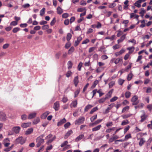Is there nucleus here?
Returning a JSON list of instances; mask_svg holds the SVG:
<instances>
[{"label":"nucleus","instance_id":"dca6fc26","mask_svg":"<svg viewBox=\"0 0 152 152\" xmlns=\"http://www.w3.org/2000/svg\"><path fill=\"white\" fill-rule=\"evenodd\" d=\"M33 131V129L32 128H30L27 130L25 132L26 135H29L31 134Z\"/></svg>","mask_w":152,"mask_h":152},{"label":"nucleus","instance_id":"473e14b6","mask_svg":"<svg viewBox=\"0 0 152 152\" xmlns=\"http://www.w3.org/2000/svg\"><path fill=\"white\" fill-rule=\"evenodd\" d=\"M74 50L75 49L74 47H72L68 51V53L69 54H71L73 52H74Z\"/></svg>","mask_w":152,"mask_h":152},{"label":"nucleus","instance_id":"3c124183","mask_svg":"<svg viewBox=\"0 0 152 152\" xmlns=\"http://www.w3.org/2000/svg\"><path fill=\"white\" fill-rule=\"evenodd\" d=\"M97 116V115H95L93 116L91 118H90L91 121L92 122L94 121L96 119Z\"/></svg>","mask_w":152,"mask_h":152},{"label":"nucleus","instance_id":"5fc2aeb1","mask_svg":"<svg viewBox=\"0 0 152 152\" xmlns=\"http://www.w3.org/2000/svg\"><path fill=\"white\" fill-rule=\"evenodd\" d=\"M108 58V57L105 55H102L101 57V59L103 60L107 59Z\"/></svg>","mask_w":152,"mask_h":152},{"label":"nucleus","instance_id":"6ab92c4d","mask_svg":"<svg viewBox=\"0 0 152 152\" xmlns=\"http://www.w3.org/2000/svg\"><path fill=\"white\" fill-rule=\"evenodd\" d=\"M102 126L101 125H98L92 129L93 132L99 130L102 127Z\"/></svg>","mask_w":152,"mask_h":152},{"label":"nucleus","instance_id":"393cba45","mask_svg":"<svg viewBox=\"0 0 152 152\" xmlns=\"http://www.w3.org/2000/svg\"><path fill=\"white\" fill-rule=\"evenodd\" d=\"M92 107L93 106L91 104H88L87 105L84 109V111L85 112L87 111L88 110L91 109Z\"/></svg>","mask_w":152,"mask_h":152},{"label":"nucleus","instance_id":"7ed1b4c3","mask_svg":"<svg viewBox=\"0 0 152 152\" xmlns=\"http://www.w3.org/2000/svg\"><path fill=\"white\" fill-rule=\"evenodd\" d=\"M85 120L84 117H80L77 119L75 121V125H79L80 124H83L84 123Z\"/></svg>","mask_w":152,"mask_h":152},{"label":"nucleus","instance_id":"2eb2a0df","mask_svg":"<svg viewBox=\"0 0 152 152\" xmlns=\"http://www.w3.org/2000/svg\"><path fill=\"white\" fill-rule=\"evenodd\" d=\"M73 82L75 86H77L79 82L78 77L77 76L75 77L73 80Z\"/></svg>","mask_w":152,"mask_h":152},{"label":"nucleus","instance_id":"1a4fd4ad","mask_svg":"<svg viewBox=\"0 0 152 152\" xmlns=\"http://www.w3.org/2000/svg\"><path fill=\"white\" fill-rule=\"evenodd\" d=\"M60 107V104L59 102L57 101L54 103L53 108L56 111H57L59 110Z\"/></svg>","mask_w":152,"mask_h":152},{"label":"nucleus","instance_id":"4468645a","mask_svg":"<svg viewBox=\"0 0 152 152\" xmlns=\"http://www.w3.org/2000/svg\"><path fill=\"white\" fill-rule=\"evenodd\" d=\"M66 121V119L65 118H64L63 119L61 120L57 123V126H59L61 125L62 124L65 123Z\"/></svg>","mask_w":152,"mask_h":152},{"label":"nucleus","instance_id":"c03bdc74","mask_svg":"<svg viewBox=\"0 0 152 152\" xmlns=\"http://www.w3.org/2000/svg\"><path fill=\"white\" fill-rule=\"evenodd\" d=\"M45 8H43L40 11V15L41 16L43 15L45 12Z\"/></svg>","mask_w":152,"mask_h":152},{"label":"nucleus","instance_id":"bb28decb","mask_svg":"<svg viewBox=\"0 0 152 152\" xmlns=\"http://www.w3.org/2000/svg\"><path fill=\"white\" fill-rule=\"evenodd\" d=\"M77 100H75L73 101L71 104V106L75 107L77 106Z\"/></svg>","mask_w":152,"mask_h":152},{"label":"nucleus","instance_id":"cd10ccee","mask_svg":"<svg viewBox=\"0 0 152 152\" xmlns=\"http://www.w3.org/2000/svg\"><path fill=\"white\" fill-rule=\"evenodd\" d=\"M40 121V119L39 118H37L35 119L33 122V124H36Z\"/></svg>","mask_w":152,"mask_h":152},{"label":"nucleus","instance_id":"680f3d73","mask_svg":"<svg viewBox=\"0 0 152 152\" xmlns=\"http://www.w3.org/2000/svg\"><path fill=\"white\" fill-rule=\"evenodd\" d=\"M10 141V140L8 138H5L4 139L3 141V144H4L5 143H7V142H9Z\"/></svg>","mask_w":152,"mask_h":152},{"label":"nucleus","instance_id":"a211bd4d","mask_svg":"<svg viewBox=\"0 0 152 152\" xmlns=\"http://www.w3.org/2000/svg\"><path fill=\"white\" fill-rule=\"evenodd\" d=\"M49 114V112L48 111L45 112L41 115V118L42 119H45Z\"/></svg>","mask_w":152,"mask_h":152},{"label":"nucleus","instance_id":"338daca9","mask_svg":"<svg viewBox=\"0 0 152 152\" xmlns=\"http://www.w3.org/2000/svg\"><path fill=\"white\" fill-rule=\"evenodd\" d=\"M132 66V63H130V64L127 66V67L125 69L124 71H128V70L131 68Z\"/></svg>","mask_w":152,"mask_h":152},{"label":"nucleus","instance_id":"8fccbe9b","mask_svg":"<svg viewBox=\"0 0 152 152\" xmlns=\"http://www.w3.org/2000/svg\"><path fill=\"white\" fill-rule=\"evenodd\" d=\"M49 28V26L48 25H43L42 26V28L43 30L47 29Z\"/></svg>","mask_w":152,"mask_h":152},{"label":"nucleus","instance_id":"412c9836","mask_svg":"<svg viewBox=\"0 0 152 152\" xmlns=\"http://www.w3.org/2000/svg\"><path fill=\"white\" fill-rule=\"evenodd\" d=\"M115 105L114 104H110L109 105V106L110 107H108L105 110V112L106 113H108L109 112V111Z\"/></svg>","mask_w":152,"mask_h":152},{"label":"nucleus","instance_id":"58836bf2","mask_svg":"<svg viewBox=\"0 0 152 152\" xmlns=\"http://www.w3.org/2000/svg\"><path fill=\"white\" fill-rule=\"evenodd\" d=\"M83 11H86L85 7L80 8L77 9V11L79 12H81Z\"/></svg>","mask_w":152,"mask_h":152},{"label":"nucleus","instance_id":"bf43d9fd","mask_svg":"<svg viewBox=\"0 0 152 152\" xmlns=\"http://www.w3.org/2000/svg\"><path fill=\"white\" fill-rule=\"evenodd\" d=\"M113 125V123L112 122H108L106 124V126L108 127L109 126H112Z\"/></svg>","mask_w":152,"mask_h":152},{"label":"nucleus","instance_id":"de8ad7c7","mask_svg":"<svg viewBox=\"0 0 152 152\" xmlns=\"http://www.w3.org/2000/svg\"><path fill=\"white\" fill-rule=\"evenodd\" d=\"M129 122L127 120L123 121L121 124V125L122 126L128 124Z\"/></svg>","mask_w":152,"mask_h":152},{"label":"nucleus","instance_id":"c85d7f7f","mask_svg":"<svg viewBox=\"0 0 152 152\" xmlns=\"http://www.w3.org/2000/svg\"><path fill=\"white\" fill-rule=\"evenodd\" d=\"M132 115V114H126L121 115V117L123 119H124L130 117Z\"/></svg>","mask_w":152,"mask_h":152},{"label":"nucleus","instance_id":"f704fd0d","mask_svg":"<svg viewBox=\"0 0 152 152\" xmlns=\"http://www.w3.org/2000/svg\"><path fill=\"white\" fill-rule=\"evenodd\" d=\"M61 54V52H58L56 53L55 55V57L56 58L58 59L59 58Z\"/></svg>","mask_w":152,"mask_h":152},{"label":"nucleus","instance_id":"7c9ffc66","mask_svg":"<svg viewBox=\"0 0 152 152\" xmlns=\"http://www.w3.org/2000/svg\"><path fill=\"white\" fill-rule=\"evenodd\" d=\"M127 49L129 50V53H131L134 51V48L133 47H129L127 48Z\"/></svg>","mask_w":152,"mask_h":152},{"label":"nucleus","instance_id":"49530a36","mask_svg":"<svg viewBox=\"0 0 152 152\" xmlns=\"http://www.w3.org/2000/svg\"><path fill=\"white\" fill-rule=\"evenodd\" d=\"M67 64L68 65V68L69 69H71L72 66V62L71 61H69L67 63Z\"/></svg>","mask_w":152,"mask_h":152},{"label":"nucleus","instance_id":"603ef678","mask_svg":"<svg viewBox=\"0 0 152 152\" xmlns=\"http://www.w3.org/2000/svg\"><path fill=\"white\" fill-rule=\"evenodd\" d=\"M18 24V22L15 21H13L11 22L10 23V25L13 26H15Z\"/></svg>","mask_w":152,"mask_h":152},{"label":"nucleus","instance_id":"79ce46f5","mask_svg":"<svg viewBox=\"0 0 152 152\" xmlns=\"http://www.w3.org/2000/svg\"><path fill=\"white\" fill-rule=\"evenodd\" d=\"M90 42L89 40L88 39H86L85 40L83 41L82 44H86Z\"/></svg>","mask_w":152,"mask_h":152},{"label":"nucleus","instance_id":"0eeeda50","mask_svg":"<svg viewBox=\"0 0 152 152\" xmlns=\"http://www.w3.org/2000/svg\"><path fill=\"white\" fill-rule=\"evenodd\" d=\"M20 130V127L19 126H15L12 129V130L15 134H18Z\"/></svg>","mask_w":152,"mask_h":152},{"label":"nucleus","instance_id":"f257e3e1","mask_svg":"<svg viewBox=\"0 0 152 152\" xmlns=\"http://www.w3.org/2000/svg\"><path fill=\"white\" fill-rule=\"evenodd\" d=\"M141 112L142 113V114L140 115L141 120L140 121L142 122L146 119L148 117V115L143 110H141Z\"/></svg>","mask_w":152,"mask_h":152},{"label":"nucleus","instance_id":"a19ab883","mask_svg":"<svg viewBox=\"0 0 152 152\" xmlns=\"http://www.w3.org/2000/svg\"><path fill=\"white\" fill-rule=\"evenodd\" d=\"M20 28L18 27H16L14 28L13 30H12V32L14 33H16L20 31Z\"/></svg>","mask_w":152,"mask_h":152},{"label":"nucleus","instance_id":"ddd939ff","mask_svg":"<svg viewBox=\"0 0 152 152\" xmlns=\"http://www.w3.org/2000/svg\"><path fill=\"white\" fill-rule=\"evenodd\" d=\"M37 113L35 112L30 113L28 116V118L29 119H32L35 117Z\"/></svg>","mask_w":152,"mask_h":152},{"label":"nucleus","instance_id":"c9c22d12","mask_svg":"<svg viewBox=\"0 0 152 152\" xmlns=\"http://www.w3.org/2000/svg\"><path fill=\"white\" fill-rule=\"evenodd\" d=\"M133 76V75L132 73H130L129 74L127 77V80L128 81H129L131 80Z\"/></svg>","mask_w":152,"mask_h":152},{"label":"nucleus","instance_id":"423d86ee","mask_svg":"<svg viewBox=\"0 0 152 152\" xmlns=\"http://www.w3.org/2000/svg\"><path fill=\"white\" fill-rule=\"evenodd\" d=\"M26 141L25 139L22 137H19L16 139V141L21 144H24Z\"/></svg>","mask_w":152,"mask_h":152},{"label":"nucleus","instance_id":"aec40b11","mask_svg":"<svg viewBox=\"0 0 152 152\" xmlns=\"http://www.w3.org/2000/svg\"><path fill=\"white\" fill-rule=\"evenodd\" d=\"M139 17V15H136L134 13H132L130 14V18H131L134 17V18H135L137 20H138Z\"/></svg>","mask_w":152,"mask_h":152},{"label":"nucleus","instance_id":"f03ea898","mask_svg":"<svg viewBox=\"0 0 152 152\" xmlns=\"http://www.w3.org/2000/svg\"><path fill=\"white\" fill-rule=\"evenodd\" d=\"M53 136V135L51 134H49L48 136H47L45 137V139L49 140L47 142L46 144L48 145L49 144L51 143L53 140L55 139L56 137L54 136L52 138L50 139Z\"/></svg>","mask_w":152,"mask_h":152},{"label":"nucleus","instance_id":"864d4df0","mask_svg":"<svg viewBox=\"0 0 152 152\" xmlns=\"http://www.w3.org/2000/svg\"><path fill=\"white\" fill-rule=\"evenodd\" d=\"M118 99V97L117 96H114L110 100V102H113L116 101Z\"/></svg>","mask_w":152,"mask_h":152},{"label":"nucleus","instance_id":"2f4dec72","mask_svg":"<svg viewBox=\"0 0 152 152\" xmlns=\"http://www.w3.org/2000/svg\"><path fill=\"white\" fill-rule=\"evenodd\" d=\"M99 81L97 80H95L94 83L92 86L91 88H94L96 86L98 83Z\"/></svg>","mask_w":152,"mask_h":152},{"label":"nucleus","instance_id":"774afa93","mask_svg":"<svg viewBox=\"0 0 152 152\" xmlns=\"http://www.w3.org/2000/svg\"><path fill=\"white\" fill-rule=\"evenodd\" d=\"M83 63L82 62H80L78 65L77 68L79 71H80L81 70V68L82 66Z\"/></svg>","mask_w":152,"mask_h":152},{"label":"nucleus","instance_id":"72a5a7b5","mask_svg":"<svg viewBox=\"0 0 152 152\" xmlns=\"http://www.w3.org/2000/svg\"><path fill=\"white\" fill-rule=\"evenodd\" d=\"M98 110V108L97 107H95L93 108L90 112V114H92L93 113L96 111Z\"/></svg>","mask_w":152,"mask_h":152},{"label":"nucleus","instance_id":"5701e85b","mask_svg":"<svg viewBox=\"0 0 152 152\" xmlns=\"http://www.w3.org/2000/svg\"><path fill=\"white\" fill-rule=\"evenodd\" d=\"M122 60L123 59L122 58H115V60L114 62L115 64H117L119 62L122 63Z\"/></svg>","mask_w":152,"mask_h":152},{"label":"nucleus","instance_id":"c756f323","mask_svg":"<svg viewBox=\"0 0 152 152\" xmlns=\"http://www.w3.org/2000/svg\"><path fill=\"white\" fill-rule=\"evenodd\" d=\"M131 94V93L129 91H127L125 93V97L126 98L128 99L130 97Z\"/></svg>","mask_w":152,"mask_h":152},{"label":"nucleus","instance_id":"13d9d810","mask_svg":"<svg viewBox=\"0 0 152 152\" xmlns=\"http://www.w3.org/2000/svg\"><path fill=\"white\" fill-rule=\"evenodd\" d=\"M27 118V116L26 114H23L21 116V118L22 120H25Z\"/></svg>","mask_w":152,"mask_h":152},{"label":"nucleus","instance_id":"09e8293b","mask_svg":"<svg viewBox=\"0 0 152 152\" xmlns=\"http://www.w3.org/2000/svg\"><path fill=\"white\" fill-rule=\"evenodd\" d=\"M131 137V134H128L126 135L125 137V140H128Z\"/></svg>","mask_w":152,"mask_h":152},{"label":"nucleus","instance_id":"a878e982","mask_svg":"<svg viewBox=\"0 0 152 152\" xmlns=\"http://www.w3.org/2000/svg\"><path fill=\"white\" fill-rule=\"evenodd\" d=\"M145 142L144 138H141L140 140V141L139 142V145L140 146H142Z\"/></svg>","mask_w":152,"mask_h":152},{"label":"nucleus","instance_id":"4c0bfd02","mask_svg":"<svg viewBox=\"0 0 152 152\" xmlns=\"http://www.w3.org/2000/svg\"><path fill=\"white\" fill-rule=\"evenodd\" d=\"M129 108V106H126L124 107L122 110L121 112L123 113L126 111L128 110Z\"/></svg>","mask_w":152,"mask_h":152},{"label":"nucleus","instance_id":"4d7b16f0","mask_svg":"<svg viewBox=\"0 0 152 152\" xmlns=\"http://www.w3.org/2000/svg\"><path fill=\"white\" fill-rule=\"evenodd\" d=\"M97 92V89H95L93 90L92 92V93L93 94V95L91 97V98H92L93 97Z\"/></svg>","mask_w":152,"mask_h":152},{"label":"nucleus","instance_id":"39448f33","mask_svg":"<svg viewBox=\"0 0 152 152\" xmlns=\"http://www.w3.org/2000/svg\"><path fill=\"white\" fill-rule=\"evenodd\" d=\"M36 146L39 147L44 142V140L43 139H41L40 138L37 137L36 139Z\"/></svg>","mask_w":152,"mask_h":152},{"label":"nucleus","instance_id":"f3484780","mask_svg":"<svg viewBox=\"0 0 152 152\" xmlns=\"http://www.w3.org/2000/svg\"><path fill=\"white\" fill-rule=\"evenodd\" d=\"M102 119H98L96 121H95L94 123H92L91 125H90V126H93L96 125L100 123L102 121Z\"/></svg>","mask_w":152,"mask_h":152},{"label":"nucleus","instance_id":"37998d69","mask_svg":"<svg viewBox=\"0 0 152 152\" xmlns=\"http://www.w3.org/2000/svg\"><path fill=\"white\" fill-rule=\"evenodd\" d=\"M125 80L121 79H119L118 80V83L120 85H122L124 82Z\"/></svg>","mask_w":152,"mask_h":152},{"label":"nucleus","instance_id":"a18cd8bd","mask_svg":"<svg viewBox=\"0 0 152 152\" xmlns=\"http://www.w3.org/2000/svg\"><path fill=\"white\" fill-rule=\"evenodd\" d=\"M115 84L114 81H111L109 83V88H111Z\"/></svg>","mask_w":152,"mask_h":152},{"label":"nucleus","instance_id":"9d476101","mask_svg":"<svg viewBox=\"0 0 152 152\" xmlns=\"http://www.w3.org/2000/svg\"><path fill=\"white\" fill-rule=\"evenodd\" d=\"M31 124V122H28L27 123H23L21 125V126L24 128H27V127L30 126Z\"/></svg>","mask_w":152,"mask_h":152},{"label":"nucleus","instance_id":"0e129e2a","mask_svg":"<svg viewBox=\"0 0 152 152\" xmlns=\"http://www.w3.org/2000/svg\"><path fill=\"white\" fill-rule=\"evenodd\" d=\"M116 5V4L115 3L113 2L112 4H110L109 5V7L110 8H113L115 7Z\"/></svg>","mask_w":152,"mask_h":152},{"label":"nucleus","instance_id":"e2e57ef3","mask_svg":"<svg viewBox=\"0 0 152 152\" xmlns=\"http://www.w3.org/2000/svg\"><path fill=\"white\" fill-rule=\"evenodd\" d=\"M68 142L67 141H65L61 145V147H63L65 146L68 143Z\"/></svg>","mask_w":152,"mask_h":152},{"label":"nucleus","instance_id":"6e6d98bb","mask_svg":"<svg viewBox=\"0 0 152 152\" xmlns=\"http://www.w3.org/2000/svg\"><path fill=\"white\" fill-rule=\"evenodd\" d=\"M70 123L68 122L64 124V126L65 129H67L70 125Z\"/></svg>","mask_w":152,"mask_h":152},{"label":"nucleus","instance_id":"69168bd1","mask_svg":"<svg viewBox=\"0 0 152 152\" xmlns=\"http://www.w3.org/2000/svg\"><path fill=\"white\" fill-rule=\"evenodd\" d=\"M118 33L117 35L118 37H120L122 34H123V32L120 30L118 31Z\"/></svg>","mask_w":152,"mask_h":152},{"label":"nucleus","instance_id":"ea45409f","mask_svg":"<svg viewBox=\"0 0 152 152\" xmlns=\"http://www.w3.org/2000/svg\"><path fill=\"white\" fill-rule=\"evenodd\" d=\"M72 35L70 33H68L66 37L67 40L68 41H69L71 39L72 37Z\"/></svg>","mask_w":152,"mask_h":152},{"label":"nucleus","instance_id":"4be33fe9","mask_svg":"<svg viewBox=\"0 0 152 152\" xmlns=\"http://www.w3.org/2000/svg\"><path fill=\"white\" fill-rule=\"evenodd\" d=\"M57 14L60 15L63 12V10L59 6L57 8Z\"/></svg>","mask_w":152,"mask_h":152},{"label":"nucleus","instance_id":"6e6552de","mask_svg":"<svg viewBox=\"0 0 152 152\" xmlns=\"http://www.w3.org/2000/svg\"><path fill=\"white\" fill-rule=\"evenodd\" d=\"M6 119L5 114L2 112H0V120L1 121H5Z\"/></svg>","mask_w":152,"mask_h":152},{"label":"nucleus","instance_id":"9b49d317","mask_svg":"<svg viewBox=\"0 0 152 152\" xmlns=\"http://www.w3.org/2000/svg\"><path fill=\"white\" fill-rule=\"evenodd\" d=\"M72 133L73 132L72 130H70L68 131L65 134L64 136V138L66 139L68 138L70 136V135L72 134Z\"/></svg>","mask_w":152,"mask_h":152},{"label":"nucleus","instance_id":"b1692460","mask_svg":"<svg viewBox=\"0 0 152 152\" xmlns=\"http://www.w3.org/2000/svg\"><path fill=\"white\" fill-rule=\"evenodd\" d=\"M84 137V135L83 134H81L77 137L75 139L76 142H78L80 140H81Z\"/></svg>","mask_w":152,"mask_h":152},{"label":"nucleus","instance_id":"052dcab7","mask_svg":"<svg viewBox=\"0 0 152 152\" xmlns=\"http://www.w3.org/2000/svg\"><path fill=\"white\" fill-rule=\"evenodd\" d=\"M96 48L95 47H92L89 48L88 52L90 53L94 51Z\"/></svg>","mask_w":152,"mask_h":152},{"label":"nucleus","instance_id":"e433bc0d","mask_svg":"<svg viewBox=\"0 0 152 152\" xmlns=\"http://www.w3.org/2000/svg\"><path fill=\"white\" fill-rule=\"evenodd\" d=\"M107 99H106V98H102L100 99H99L98 100L99 102L101 104L103 102H104Z\"/></svg>","mask_w":152,"mask_h":152},{"label":"nucleus","instance_id":"20e7f679","mask_svg":"<svg viewBox=\"0 0 152 152\" xmlns=\"http://www.w3.org/2000/svg\"><path fill=\"white\" fill-rule=\"evenodd\" d=\"M138 97L136 95H134L132 98L131 101L132 102V104L133 105L137 104L139 102V101L138 100Z\"/></svg>","mask_w":152,"mask_h":152},{"label":"nucleus","instance_id":"f8f14e48","mask_svg":"<svg viewBox=\"0 0 152 152\" xmlns=\"http://www.w3.org/2000/svg\"><path fill=\"white\" fill-rule=\"evenodd\" d=\"M126 34H125L122 35L120 37V39L117 40L118 43H119L121 42H122L125 39Z\"/></svg>","mask_w":152,"mask_h":152}]
</instances>
